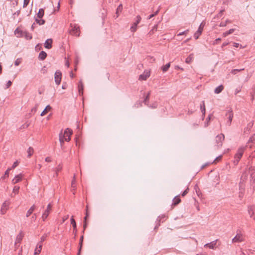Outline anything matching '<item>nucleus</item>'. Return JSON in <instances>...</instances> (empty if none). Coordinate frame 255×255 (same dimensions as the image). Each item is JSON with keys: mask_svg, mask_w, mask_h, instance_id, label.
Segmentation results:
<instances>
[{"mask_svg": "<svg viewBox=\"0 0 255 255\" xmlns=\"http://www.w3.org/2000/svg\"><path fill=\"white\" fill-rule=\"evenodd\" d=\"M47 237V235H43L41 238H40V241L38 243H40V244H42V243L43 242H44L45 240H46V238Z\"/></svg>", "mask_w": 255, "mask_h": 255, "instance_id": "obj_43", "label": "nucleus"}, {"mask_svg": "<svg viewBox=\"0 0 255 255\" xmlns=\"http://www.w3.org/2000/svg\"><path fill=\"white\" fill-rule=\"evenodd\" d=\"M159 10H160V7H159L158 9L154 13H153V16H154L156 15H157L158 13Z\"/></svg>", "mask_w": 255, "mask_h": 255, "instance_id": "obj_58", "label": "nucleus"}, {"mask_svg": "<svg viewBox=\"0 0 255 255\" xmlns=\"http://www.w3.org/2000/svg\"><path fill=\"white\" fill-rule=\"evenodd\" d=\"M10 204L9 201H5L2 205L0 212L1 214H4L8 209V206Z\"/></svg>", "mask_w": 255, "mask_h": 255, "instance_id": "obj_10", "label": "nucleus"}, {"mask_svg": "<svg viewBox=\"0 0 255 255\" xmlns=\"http://www.w3.org/2000/svg\"><path fill=\"white\" fill-rule=\"evenodd\" d=\"M71 185H72V188H73V190H75L76 188V180L75 179V176H74V179L72 181Z\"/></svg>", "mask_w": 255, "mask_h": 255, "instance_id": "obj_41", "label": "nucleus"}, {"mask_svg": "<svg viewBox=\"0 0 255 255\" xmlns=\"http://www.w3.org/2000/svg\"><path fill=\"white\" fill-rule=\"evenodd\" d=\"M192 60V57L191 56V55H190L186 59V60H185V62L187 63H190L191 61Z\"/></svg>", "mask_w": 255, "mask_h": 255, "instance_id": "obj_42", "label": "nucleus"}, {"mask_svg": "<svg viewBox=\"0 0 255 255\" xmlns=\"http://www.w3.org/2000/svg\"><path fill=\"white\" fill-rule=\"evenodd\" d=\"M29 2V0H24L23 7H26L27 5L28 4Z\"/></svg>", "mask_w": 255, "mask_h": 255, "instance_id": "obj_48", "label": "nucleus"}, {"mask_svg": "<svg viewBox=\"0 0 255 255\" xmlns=\"http://www.w3.org/2000/svg\"><path fill=\"white\" fill-rule=\"evenodd\" d=\"M12 84V82L10 81H8L6 84V88H8Z\"/></svg>", "mask_w": 255, "mask_h": 255, "instance_id": "obj_52", "label": "nucleus"}, {"mask_svg": "<svg viewBox=\"0 0 255 255\" xmlns=\"http://www.w3.org/2000/svg\"><path fill=\"white\" fill-rule=\"evenodd\" d=\"M71 223L72 225L74 230L76 231V230H77L76 223L75 220L73 218V216H72V218H71Z\"/></svg>", "mask_w": 255, "mask_h": 255, "instance_id": "obj_34", "label": "nucleus"}, {"mask_svg": "<svg viewBox=\"0 0 255 255\" xmlns=\"http://www.w3.org/2000/svg\"><path fill=\"white\" fill-rule=\"evenodd\" d=\"M224 89V86L222 85H221L216 88L215 89L214 92L216 94H219Z\"/></svg>", "mask_w": 255, "mask_h": 255, "instance_id": "obj_25", "label": "nucleus"}, {"mask_svg": "<svg viewBox=\"0 0 255 255\" xmlns=\"http://www.w3.org/2000/svg\"><path fill=\"white\" fill-rule=\"evenodd\" d=\"M87 222H84V225H83V228H84V230H83V232H84V230L86 229V227H87Z\"/></svg>", "mask_w": 255, "mask_h": 255, "instance_id": "obj_61", "label": "nucleus"}, {"mask_svg": "<svg viewBox=\"0 0 255 255\" xmlns=\"http://www.w3.org/2000/svg\"><path fill=\"white\" fill-rule=\"evenodd\" d=\"M45 161L46 162H49L51 161V158L49 157H47L46 158H45Z\"/></svg>", "mask_w": 255, "mask_h": 255, "instance_id": "obj_57", "label": "nucleus"}, {"mask_svg": "<svg viewBox=\"0 0 255 255\" xmlns=\"http://www.w3.org/2000/svg\"><path fill=\"white\" fill-rule=\"evenodd\" d=\"M173 204L174 205H177V204H178L181 202V200L179 198V196H176L173 200Z\"/></svg>", "mask_w": 255, "mask_h": 255, "instance_id": "obj_30", "label": "nucleus"}, {"mask_svg": "<svg viewBox=\"0 0 255 255\" xmlns=\"http://www.w3.org/2000/svg\"><path fill=\"white\" fill-rule=\"evenodd\" d=\"M248 213L251 218L255 220V207L251 206L248 207Z\"/></svg>", "mask_w": 255, "mask_h": 255, "instance_id": "obj_12", "label": "nucleus"}, {"mask_svg": "<svg viewBox=\"0 0 255 255\" xmlns=\"http://www.w3.org/2000/svg\"><path fill=\"white\" fill-rule=\"evenodd\" d=\"M35 22L40 25H43L45 23V20L37 17L35 18Z\"/></svg>", "mask_w": 255, "mask_h": 255, "instance_id": "obj_33", "label": "nucleus"}, {"mask_svg": "<svg viewBox=\"0 0 255 255\" xmlns=\"http://www.w3.org/2000/svg\"><path fill=\"white\" fill-rule=\"evenodd\" d=\"M34 149L32 147H29L27 151V157H30L33 153Z\"/></svg>", "mask_w": 255, "mask_h": 255, "instance_id": "obj_32", "label": "nucleus"}, {"mask_svg": "<svg viewBox=\"0 0 255 255\" xmlns=\"http://www.w3.org/2000/svg\"><path fill=\"white\" fill-rule=\"evenodd\" d=\"M23 234L21 232L16 237L15 244L17 245V244H20V243L22 240L23 237Z\"/></svg>", "mask_w": 255, "mask_h": 255, "instance_id": "obj_14", "label": "nucleus"}, {"mask_svg": "<svg viewBox=\"0 0 255 255\" xmlns=\"http://www.w3.org/2000/svg\"><path fill=\"white\" fill-rule=\"evenodd\" d=\"M226 115L229 116L228 121L227 122V124L229 126H230L231 125L232 119L233 118V114L232 112L231 111V112H229L228 113H227Z\"/></svg>", "mask_w": 255, "mask_h": 255, "instance_id": "obj_18", "label": "nucleus"}, {"mask_svg": "<svg viewBox=\"0 0 255 255\" xmlns=\"http://www.w3.org/2000/svg\"><path fill=\"white\" fill-rule=\"evenodd\" d=\"M249 173L250 174L251 181L254 182L255 181V167H251L249 168Z\"/></svg>", "mask_w": 255, "mask_h": 255, "instance_id": "obj_13", "label": "nucleus"}, {"mask_svg": "<svg viewBox=\"0 0 255 255\" xmlns=\"http://www.w3.org/2000/svg\"><path fill=\"white\" fill-rule=\"evenodd\" d=\"M246 178H247V175L246 174L244 175V174L241 177V180H243V181H244L246 179Z\"/></svg>", "mask_w": 255, "mask_h": 255, "instance_id": "obj_54", "label": "nucleus"}, {"mask_svg": "<svg viewBox=\"0 0 255 255\" xmlns=\"http://www.w3.org/2000/svg\"><path fill=\"white\" fill-rule=\"evenodd\" d=\"M159 10H160V7H159L158 9L154 13H153V16H154L156 15H157L158 13Z\"/></svg>", "mask_w": 255, "mask_h": 255, "instance_id": "obj_59", "label": "nucleus"}, {"mask_svg": "<svg viewBox=\"0 0 255 255\" xmlns=\"http://www.w3.org/2000/svg\"><path fill=\"white\" fill-rule=\"evenodd\" d=\"M21 180V175H16L14 178L12 180V182L13 184H16L19 182Z\"/></svg>", "mask_w": 255, "mask_h": 255, "instance_id": "obj_22", "label": "nucleus"}, {"mask_svg": "<svg viewBox=\"0 0 255 255\" xmlns=\"http://www.w3.org/2000/svg\"><path fill=\"white\" fill-rule=\"evenodd\" d=\"M62 166L60 164L58 165V167L55 169L56 176H58V172L62 170Z\"/></svg>", "mask_w": 255, "mask_h": 255, "instance_id": "obj_38", "label": "nucleus"}, {"mask_svg": "<svg viewBox=\"0 0 255 255\" xmlns=\"http://www.w3.org/2000/svg\"><path fill=\"white\" fill-rule=\"evenodd\" d=\"M235 31V28L230 29L229 30H228V31H226L225 32H224L223 33V36L224 37H225L227 35L233 33Z\"/></svg>", "mask_w": 255, "mask_h": 255, "instance_id": "obj_29", "label": "nucleus"}, {"mask_svg": "<svg viewBox=\"0 0 255 255\" xmlns=\"http://www.w3.org/2000/svg\"><path fill=\"white\" fill-rule=\"evenodd\" d=\"M21 63V60L20 59H17L14 62V65L16 66H18Z\"/></svg>", "mask_w": 255, "mask_h": 255, "instance_id": "obj_46", "label": "nucleus"}, {"mask_svg": "<svg viewBox=\"0 0 255 255\" xmlns=\"http://www.w3.org/2000/svg\"><path fill=\"white\" fill-rule=\"evenodd\" d=\"M78 91L80 95H82L83 94V85L81 81L79 82L78 84Z\"/></svg>", "mask_w": 255, "mask_h": 255, "instance_id": "obj_19", "label": "nucleus"}, {"mask_svg": "<svg viewBox=\"0 0 255 255\" xmlns=\"http://www.w3.org/2000/svg\"><path fill=\"white\" fill-rule=\"evenodd\" d=\"M61 72L57 70L55 73V82L57 85H59L61 80Z\"/></svg>", "mask_w": 255, "mask_h": 255, "instance_id": "obj_9", "label": "nucleus"}, {"mask_svg": "<svg viewBox=\"0 0 255 255\" xmlns=\"http://www.w3.org/2000/svg\"><path fill=\"white\" fill-rule=\"evenodd\" d=\"M18 162L17 161H15L13 163L12 166L11 167H10L9 168H11V170L12 169L15 168L18 165Z\"/></svg>", "mask_w": 255, "mask_h": 255, "instance_id": "obj_47", "label": "nucleus"}, {"mask_svg": "<svg viewBox=\"0 0 255 255\" xmlns=\"http://www.w3.org/2000/svg\"><path fill=\"white\" fill-rule=\"evenodd\" d=\"M246 147H247V146H243V147H240L238 149L237 152L235 155V157H234L235 159L234 160V163L235 165H237L239 163L240 159L242 158V157L243 155V153L244 152L245 150L246 149Z\"/></svg>", "mask_w": 255, "mask_h": 255, "instance_id": "obj_2", "label": "nucleus"}, {"mask_svg": "<svg viewBox=\"0 0 255 255\" xmlns=\"http://www.w3.org/2000/svg\"><path fill=\"white\" fill-rule=\"evenodd\" d=\"M35 208V206L34 205H33L27 211L26 213V216L27 217H28L30 216V215L32 213V212L34 211Z\"/></svg>", "mask_w": 255, "mask_h": 255, "instance_id": "obj_23", "label": "nucleus"}, {"mask_svg": "<svg viewBox=\"0 0 255 255\" xmlns=\"http://www.w3.org/2000/svg\"><path fill=\"white\" fill-rule=\"evenodd\" d=\"M244 69H234L233 70H232L231 71V73L233 74H237V72H239V71H242V70H244Z\"/></svg>", "mask_w": 255, "mask_h": 255, "instance_id": "obj_44", "label": "nucleus"}, {"mask_svg": "<svg viewBox=\"0 0 255 255\" xmlns=\"http://www.w3.org/2000/svg\"><path fill=\"white\" fill-rule=\"evenodd\" d=\"M150 76V71L148 70H145L143 73L140 75L139 76V80H146L147 78Z\"/></svg>", "mask_w": 255, "mask_h": 255, "instance_id": "obj_11", "label": "nucleus"}, {"mask_svg": "<svg viewBox=\"0 0 255 255\" xmlns=\"http://www.w3.org/2000/svg\"><path fill=\"white\" fill-rule=\"evenodd\" d=\"M51 109V107L49 105L47 106L44 110L41 112L40 116H44L48 112V111H49Z\"/></svg>", "mask_w": 255, "mask_h": 255, "instance_id": "obj_27", "label": "nucleus"}, {"mask_svg": "<svg viewBox=\"0 0 255 255\" xmlns=\"http://www.w3.org/2000/svg\"><path fill=\"white\" fill-rule=\"evenodd\" d=\"M19 189V187L17 186H15L13 188V192L15 194H17L18 193Z\"/></svg>", "mask_w": 255, "mask_h": 255, "instance_id": "obj_40", "label": "nucleus"}, {"mask_svg": "<svg viewBox=\"0 0 255 255\" xmlns=\"http://www.w3.org/2000/svg\"><path fill=\"white\" fill-rule=\"evenodd\" d=\"M170 66V63H168L162 67L161 69L163 72H166Z\"/></svg>", "mask_w": 255, "mask_h": 255, "instance_id": "obj_35", "label": "nucleus"}, {"mask_svg": "<svg viewBox=\"0 0 255 255\" xmlns=\"http://www.w3.org/2000/svg\"><path fill=\"white\" fill-rule=\"evenodd\" d=\"M42 244L38 243L35 249L34 255H38L42 250Z\"/></svg>", "mask_w": 255, "mask_h": 255, "instance_id": "obj_15", "label": "nucleus"}, {"mask_svg": "<svg viewBox=\"0 0 255 255\" xmlns=\"http://www.w3.org/2000/svg\"><path fill=\"white\" fill-rule=\"evenodd\" d=\"M71 29L70 31L72 35L79 36L80 34V29L78 25L76 24H71Z\"/></svg>", "mask_w": 255, "mask_h": 255, "instance_id": "obj_5", "label": "nucleus"}, {"mask_svg": "<svg viewBox=\"0 0 255 255\" xmlns=\"http://www.w3.org/2000/svg\"><path fill=\"white\" fill-rule=\"evenodd\" d=\"M188 31H189L188 30H185L184 31L180 32L179 33H178L177 34V36H181V35H182L186 34L188 33Z\"/></svg>", "mask_w": 255, "mask_h": 255, "instance_id": "obj_49", "label": "nucleus"}, {"mask_svg": "<svg viewBox=\"0 0 255 255\" xmlns=\"http://www.w3.org/2000/svg\"><path fill=\"white\" fill-rule=\"evenodd\" d=\"M255 141V134L252 135L249 139L248 143H254Z\"/></svg>", "mask_w": 255, "mask_h": 255, "instance_id": "obj_39", "label": "nucleus"}, {"mask_svg": "<svg viewBox=\"0 0 255 255\" xmlns=\"http://www.w3.org/2000/svg\"><path fill=\"white\" fill-rule=\"evenodd\" d=\"M240 89H236L235 90V95H237L238 93L240 92Z\"/></svg>", "mask_w": 255, "mask_h": 255, "instance_id": "obj_62", "label": "nucleus"}, {"mask_svg": "<svg viewBox=\"0 0 255 255\" xmlns=\"http://www.w3.org/2000/svg\"><path fill=\"white\" fill-rule=\"evenodd\" d=\"M224 135L222 133L218 134L216 136L214 145L215 149H218L222 146L223 141L224 140Z\"/></svg>", "mask_w": 255, "mask_h": 255, "instance_id": "obj_3", "label": "nucleus"}, {"mask_svg": "<svg viewBox=\"0 0 255 255\" xmlns=\"http://www.w3.org/2000/svg\"><path fill=\"white\" fill-rule=\"evenodd\" d=\"M135 21L133 22L132 26L130 27V30L131 32H135L137 29V25L140 22L141 18L139 15L136 16Z\"/></svg>", "mask_w": 255, "mask_h": 255, "instance_id": "obj_6", "label": "nucleus"}, {"mask_svg": "<svg viewBox=\"0 0 255 255\" xmlns=\"http://www.w3.org/2000/svg\"><path fill=\"white\" fill-rule=\"evenodd\" d=\"M221 40V39L220 38H218L215 40V41L214 42V44H216L218 43V42Z\"/></svg>", "mask_w": 255, "mask_h": 255, "instance_id": "obj_55", "label": "nucleus"}, {"mask_svg": "<svg viewBox=\"0 0 255 255\" xmlns=\"http://www.w3.org/2000/svg\"><path fill=\"white\" fill-rule=\"evenodd\" d=\"M217 244V240L211 242L210 243L206 244L204 245V247H208L211 249H214Z\"/></svg>", "mask_w": 255, "mask_h": 255, "instance_id": "obj_16", "label": "nucleus"}, {"mask_svg": "<svg viewBox=\"0 0 255 255\" xmlns=\"http://www.w3.org/2000/svg\"><path fill=\"white\" fill-rule=\"evenodd\" d=\"M148 106L150 107V108H151L155 109V108H156L157 107V103H154L152 105H148Z\"/></svg>", "mask_w": 255, "mask_h": 255, "instance_id": "obj_51", "label": "nucleus"}, {"mask_svg": "<svg viewBox=\"0 0 255 255\" xmlns=\"http://www.w3.org/2000/svg\"><path fill=\"white\" fill-rule=\"evenodd\" d=\"M200 109H201V112L202 113L203 115L204 116H205V112H206V109H205L204 101H202V104H201Z\"/></svg>", "mask_w": 255, "mask_h": 255, "instance_id": "obj_28", "label": "nucleus"}, {"mask_svg": "<svg viewBox=\"0 0 255 255\" xmlns=\"http://www.w3.org/2000/svg\"><path fill=\"white\" fill-rule=\"evenodd\" d=\"M62 88L63 89H65L67 88V86H66V84H63L62 86Z\"/></svg>", "mask_w": 255, "mask_h": 255, "instance_id": "obj_64", "label": "nucleus"}, {"mask_svg": "<svg viewBox=\"0 0 255 255\" xmlns=\"http://www.w3.org/2000/svg\"><path fill=\"white\" fill-rule=\"evenodd\" d=\"M83 238H84L83 236H82L80 237V241H79V247L78 253L77 255H80L81 251L82 245H83Z\"/></svg>", "mask_w": 255, "mask_h": 255, "instance_id": "obj_21", "label": "nucleus"}, {"mask_svg": "<svg viewBox=\"0 0 255 255\" xmlns=\"http://www.w3.org/2000/svg\"><path fill=\"white\" fill-rule=\"evenodd\" d=\"M22 126H23V128H27V127L29 126V124H26V123H25V124H24Z\"/></svg>", "mask_w": 255, "mask_h": 255, "instance_id": "obj_63", "label": "nucleus"}, {"mask_svg": "<svg viewBox=\"0 0 255 255\" xmlns=\"http://www.w3.org/2000/svg\"><path fill=\"white\" fill-rule=\"evenodd\" d=\"M36 214H34L31 217V219L34 221L36 219Z\"/></svg>", "mask_w": 255, "mask_h": 255, "instance_id": "obj_60", "label": "nucleus"}, {"mask_svg": "<svg viewBox=\"0 0 255 255\" xmlns=\"http://www.w3.org/2000/svg\"><path fill=\"white\" fill-rule=\"evenodd\" d=\"M44 14V10L43 8H40L37 13V17L38 18H42Z\"/></svg>", "mask_w": 255, "mask_h": 255, "instance_id": "obj_24", "label": "nucleus"}, {"mask_svg": "<svg viewBox=\"0 0 255 255\" xmlns=\"http://www.w3.org/2000/svg\"><path fill=\"white\" fill-rule=\"evenodd\" d=\"M205 22L203 21L200 25L198 30L194 33V37L195 39H197L200 35L201 34L203 30L204 26H205Z\"/></svg>", "mask_w": 255, "mask_h": 255, "instance_id": "obj_7", "label": "nucleus"}, {"mask_svg": "<svg viewBox=\"0 0 255 255\" xmlns=\"http://www.w3.org/2000/svg\"><path fill=\"white\" fill-rule=\"evenodd\" d=\"M222 158V156H219L218 157H217L215 159V160L214 161V162H216V161H219V160H220Z\"/></svg>", "mask_w": 255, "mask_h": 255, "instance_id": "obj_56", "label": "nucleus"}, {"mask_svg": "<svg viewBox=\"0 0 255 255\" xmlns=\"http://www.w3.org/2000/svg\"><path fill=\"white\" fill-rule=\"evenodd\" d=\"M72 130L69 128H66L64 133L61 132L59 134V141L62 145L64 141H69L70 140V136L72 134Z\"/></svg>", "mask_w": 255, "mask_h": 255, "instance_id": "obj_1", "label": "nucleus"}, {"mask_svg": "<svg viewBox=\"0 0 255 255\" xmlns=\"http://www.w3.org/2000/svg\"><path fill=\"white\" fill-rule=\"evenodd\" d=\"M150 94V92H149L144 99L143 103L145 105L148 106V101L149 99Z\"/></svg>", "mask_w": 255, "mask_h": 255, "instance_id": "obj_31", "label": "nucleus"}, {"mask_svg": "<svg viewBox=\"0 0 255 255\" xmlns=\"http://www.w3.org/2000/svg\"><path fill=\"white\" fill-rule=\"evenodd\" d=\"M122 9L123 5L122 4H120L117 8L116 14L117 15V17L119 16V13L122 12Z\"/></svg>", "mask_w": 255, "mask_h": 255, "instance_id": "obj_36", "label": "nucleus"}, {"mask_svg": "<svg viewBox=\"0 0 255 255\" xmlns=\"http://www.w3.org/2000/svg\"><path fill=\"white\" fill-rule=\"evenodd\" d=\"M11 170V168H8L6 170V171L5 172V173H4V176H3V178L5 177H8V174H9V171Z\"/></svg>", "mask_w": 255, "mask_h": 255, "instance_id": "obj_45", "label": "nucleus"}, {"mask_svg": "<svg viewBox=\"0 0 255 255\" xmlns=\"http://www.w3.org/2000/svg\"><path fill=\"white\" fill-rule=\"evenodd\" d=\"M233 46L235 47H238L239 46H240V48H243L244 47L242 46V45H240L239 43H236V42H234L233 43Z\"/></svg>", "mask_w": 255, "mask_h": 255, "instance_id": "obj_50", "label": "nucleus"}, {"mask_svg": "<svg viewBox=\"0 0 255 255\" xmlns=\"http://www.w3.org/2000/svg\"><path fill=\"white\" fill-rule=\"evenodd\" d=\"M46 53L43 51H42L40 52L39 54L38 58L41 60H43L46 58Z\"/></svg>", "mask_w": 255, "mask_h": 255, "instance_id": "obj_20", "label": "nucleus"}, {"mask_svg": "<svg viewBox=\"0 0 255 255\" xmlns=\"http://www.w3.org/2000/svg\"><path fill=\"white\" fill-rule=\"evenodd\" d=\"M232 21L229 19L226 20L225 22H222L220 23L219 26L221 27H224L227 25L228 23H231Z\"/></svg>", "mask_w": 255, "mask_h": 255, "instance_id": "obj_37", "label": "nucleus"}, {"mask_svg": "<svg viewBox=\"0 0 255 255\" xmlns=\"http://www.w3.org/2000/svg\"><path fill=\"white\" fill-rule=\"evenodd\" d=\"M245 241V237L241 233L240 230H238L237 231L236 236L232 239V242L234 243H240Z\"/></svg>", "mask_w": 255, "mask_h": 255, "instance_id": "obj_4", "label": "nucleus"}, {"mask_svg": "<svg viewBox=\"0 0 255 255\" xmlns=\"http://www.w3.org/2000/svg\"><path fill=\"white\" fill-rule=\"evenodd\" d=\"M52 40L51 39H48L46 40L44 43V47L46 48L50 49L52 47Z\"/></svg>", "mask_w": 255, "mask_h": 255, "instance_id": "obj_17", "label": "nucleus"}, {"mask_svg": "<svg viewBox=\"0 0 255 255\" xmlns=\"http://www.w3.org/2000/svg\"><path fill=\"white\" fill-rule=\"evenodd\" d=\"M52 208V204L49 203L46 209L44 211V213L42 215V219L43 221H45L47 217L48 216Z\"/></svg>", "mask_w": 255, "mask_h": 255, "instance_id": "obj_8", "label": "nucleus"}, {"mask_svg": "<svg viewBox=\"0 0 255 255\" xmlns=\"http://www.w3.org/2000/svg\"><path fill=\"white\" fill-rule=\"evenodd\" d=\"M21 35L22 36L24 37L27 40H29L32 38V35L27 32H24L23 33L21 32Z\"/></svg>", "mask_w": 255, "mask_h": 255, "instance_id": "obj_26", "label": "nucleus"}, {"mask_svg": "<svg viewBox=\"0 0 255 255\" xmlns=\"http://www.w3.org/2000/svg\"><path fill=\"white\" fill-rule=\"evenodd\" d=\"M189 189L187 188L182 194V196H185L188 192Z\"/></svg>", "mask_w": 255, "mask_h": 255, "instance_id": "obj_53", "label": "nucleus"}]
</instances>
